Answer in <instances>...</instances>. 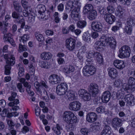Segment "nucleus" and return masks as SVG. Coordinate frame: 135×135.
Masks as SVG:
<instances>
[{
	"label": "nucleus",
	"instance_id": "1",
	"mask_svg": "<svg viewBox=\"0 0 135 135\" xmlns=\"http://www.w3.org/2000/svg\"><path fill=\"white\" fill-rule=\"evenodd\" d=\"M116 44L115 40L112 37H102L100 41H97L95 42L94 46L96 50L100 51L103 50V47L108 44H109L111 48L115 49Z\"/></svg>",
	"mask_w": 135,
	"mask_h": 135
},
{
	"label": "nucleus",
	"instance_id": "2",
	"mask_svg": "<svg viewBox=\"0 0 135 135\" xmlns=\"http://www.w3.org/2000/svg\"><path fill=\"white\" fill-rule=\"evenodd\" d=\"M63 119L67 123L66 127L67 130H73L74 126V124L78 122L77 118L71 111L65 112L63 114Z\"/></svg>",
	"mask_w": 135,
	"mask_h": 135
},
{
	"label": "nucleus",
	"instance_id": "3",
	"mask_svg": "<svg viewBox=\"0 0 135 135\" xmlns=\"http://www.w3.org/2000/svg\"><path fill=\"white\" fill-rule=\"evenodd\" d=\"M87 59L86 61L88 65L93 64V58L95 57L99 64H101L103 62V58L101 54L98 52H95L93 50L90 51L87 53L86 56Z\"/></svg>",
	"mask_w": 135,
	"mask_h": 135
},
{
	"label": "nucleus",
	"instance_id": "4",
	"mask_svg": "<svg viewBox=\"0 0 135 135\" xmlns=\"http://www.w3.org/2000/svg\"><path fill=\"white\" fill-rule=\"evenodd\" d=\"M34 86L37 92L41 95L44 96L48 95L47 92L43 88V87L46 89L48 88V86L44 81H42L40 83L36 81L34 83Z\"/></svg>",
	"mask_w": 135,
	"mask_h": 135
},
{
	"label": "nucleus",
	"instance_id": "5",
	"mask_svg": "<svg viewBox=\"0 0 135 135\" xmlns=\"http://www.w3.org/2000/svg\"><path fill=\"white\" fill-rule=\"evenodd\" d=\"M34 86L37 92L41 95L44 96L48 95L47 92L43 88V87L46 89L48 88V86L44 81H42L40 83L36 81L34 83Z\"/></svg>",
	"mask_w": 135,
	"mask_h": 135
},
{
	"label": "nucleus",
	"instance_id": "6",
	"mask_svg": "<svg viewBox=\"0 0 135 135\" xmlns=\"http://www.w3.org/2000/svg\"><path fill=\"white\" fill-rule=\"evenodd\" d=\"M34 86L37 92L41 95L44 96L48 95L47 92L43 88V87L46 89L48 88V86L44 81H42L40 83L36 81L34 83Z\"/></svg>",
	"mask_w": 135,
	"mask_h": 135
},
{
	"label": "nucleus",
	"instance_id": "7",
	"mask_svg": "<svg viewBox=\"0 0 135 135\" xmlns=\"http://www.w3.org/2000/svg\"><path fill=\"white\" fill-rule=\"evenodd\" d=\"M8 64L5 66V73L6 75H9L10 73L11 66L13 65L15 63V58L12 55H9V57L6 61Z\"/></svg>",
	"mask_w": 135,
	"mask_h": 135
},
{
	"label": "nucleus",
	"instance_id": "8",
	"mask_svg": "<svg viewBox=\"0 0 135 135\" xmlns=\"http://www.w3.org/2000/svg\"><path fill=\"white\" fill-rule=\"evenodd\" d=\"M119 56L120 58H127L129 57L131 52L129 47L127 45L122 46L119 50Z\"/></svg>",
	"mask_w": 135,
	"mask_h": 135
},
{
	"label": "nucleus",
	"instance_id": "9",
	"mask_svg": "<svg viewBox=\"0 0 135 135\" xmlns=\"http://www.w3.org/2000/svg\"><path fill=\"white\" fill-rule=\"evenodd\" d=\"M95 68L91 65L85 66L83 69V73L85 76H89L93 75L96 72Z\"/></svg>",
	"mask_w": 135,
	"mask_h": 135
},
{
	"label": "nucleus",
	"instance_id": "10",
	"mask_svg": "<svg viewBox=\"0 0 135 135\" xmlns=\"http://www.w3.org/2000/svg\"><path fill=\"white\" fill-rule=\"evenodd\" d=\"M68 89L67 84L65 83H61L60 85L57 86L56 88V93L57 94L59 95H64L67 91Z\"/></svg>",
	"mask_w": 135,
	"mask_h": 135
},
{
	"label": "nucleus",
	"instance_id": "11",
	"mask_svg": "<svg viewBox=\"0 0 135 135\" xmlns=\"http://www.w3.org/2000/svg\"><path fill=\"white\" fill-rule=\"evenodd\" d=\"M123 88L127 92H129L128 90H135V79L132 77H129L128 79V84L125 86H124Z\"/></svg>",
	"mask_w": 135,
	"mask_h": 135
},
{
	"label": "nucleus",
	"instance_id": "12",
	"mask_svg": "<svg viewBox=\"0 0 135 135\" xmlns=\"http://www.w3.org/2000/svg\"><path fill=\"white\" fill-rule=\"evenodd\" d=\"M88 90V91L91 93L93 97H95L99 92L98 85L94 83H91L89 86Z\"/></svg>",
	"mask_w": 135,
	"mask_h": 135
},
{
	"label": "nucleus",
	"instance_id": "13",
	"mask_svg": "<svg viewBox=\"0 0 135 135\" xmlns=\"http://www.w3.org/2000/svg\"><path fill=\"white\" fill-rule=\"evenodd\" d=\"M11 109H4L2 111L1 114L2 117H6L9 118L12 117L13 116L16 117L18 115V113H17L16 112H11Z\"/></svg>",
	"mask_w": 135,
	"mask_h": 135
},
{
	"label": "nucleus",
	"instance_id": "14",
	"mask_svg": "<svg viewBox=\"0 0 135 135\" xmlns=\"http://www.w3.org/2000/svg\"><path fill=\"white\" fill-rule=\"evenodd\" d=\"M80 7L77 6L75 8H74L70 15V19L75 21L78 20L80 17L79 15Z\"/></svg>",
	"mask_w": 135,
	"mask_h": 135
},
{
	"label": "nucleus",
	"instance_id": "15",
	"mask_svg": "<svg viewBox=\"0 0 135 135\" xmlns=\"http://www.w3.org/2000/svg\"><path fill=\"white\" fill-rule=\"evenodd\" d=\"M91 28L93 31L99 32L102 30L103 25L102 23L99 21H94L91 23Z\"/></svg>",
	"mask_w": 135,
	"mask_h": 135
},
{
	"label": "nucleus",
	"instance_id": "16",
	"mask_svg": "<svg viewBox=\"0 0 135 135\" xmlns=\"http://www.w3.org/2000/svg\"><path fill=\"white\" fill-rule=\"evenodd\" d=\"M75 40L72 38L67 39L66 41V48L70 51H73L75 48L76 45Z\"/></svg>",
	"mask_w": 135,
	"mask_h": 135
},
{
	"label": "nucleus",
	"instance_id": "17",
	"mask_svg": "<svg viewBox=\"0 0 135 135\" xmlns=\"http://www.w3.org/2000/svg\"><path fill=\"white\" fill-rule=\"evenodd\" d=\"M124 100L127 106H133L135 103V99L133 96L131 94L126 95L124 98Z\"/></svg>",
	"mask_w": 135,
	"mask_h": 135
},
{
	"label": "nucleus",
	"instance_id": "18",
	"mask_svg": "<svg viewBox=\"0 0 135 135\" xmlns=\"http://www.w3.org/2000/svg\"><path fill=\"white\" fill-rule=\"evenodd\" d=\"M8 100L10 101H13L9 103V106H12L13 104L17 105L19 103V100L18 99L17 93L15 92L12 93L11 96L8 98Z\"/></svg>",
	"mask_w": 135,
	"mask_h": 135
},
{
	"label": "nucleus",
	"instance_id": "19",
	"mask_svg": "<svg viewBox=\"0 0 135 135\" xmlns=\"http://www.w3.org/2000/svg\"><path fill=\"white\" fill-rule=\"evenodd\" d=\"M81 106V104L78 101L71 102L69 105V108L71 110L77 111L79 110Z\"/></svg>",
	"mask_w": 135,
	"mask_h": 135
},
{
	"label": "nucleus",
	"instance_id": "20",
	"mask_svg": "<svg viewBox=\"0 0 135 135\" xmlns=\"http://www.w3.org/2000/svg\"><path fill=\"white\" fill-rule=\"evenodd\" d=\"M104 18L106 22L109 24H112L116 20V17L113 15L109 13H106Z\"/></svg>",
	"mask_w": 135,
	"mask_h": 135
},
{
	"label": "nucleus",
	"instance_id": "21",
	"mask_svg": "<svg viewBox=\"0 0 135 135\" xmlns=\"http://www.w3.org/2000/svg\"><path fill=\"white\" fill-rule=\"evenodd\" d=\"M49 79L50 83L54 84L60 83L61 80L60 77L55 74H53L49 76Z\"/></svg>",
	"mask_w": 135,
	"mask_h": 135
},
{
	"label": "nucleus",
	"instance_id": "22",
	"mask_svg": "<svg viewBox=\"0 0 135 135\" xmlns=\"http://www.w3.org/2000/svg\"><path fill=\"white\" fill-rule=\"evenodd\" d=\"M122 120L118 118H113L112 121V127L115 129H117L118 127L122 125Z\"/></svg>",
	"mask_w": 135,
	"mask_h": 135
},
{
	"label": "nucleus",
	"instance_id": "23",
	"mask_svg": "<svg viewBox=\"0 0 135 135\" xmlns=\"http://www.w3.org/2000/svg\"><path fill=\"white\" fill-rule=\"evenodd\" d=\"M97 118V114L94 112H90L86 115V120L89 122H93L96 121Z\"/></svg>",
	"mask_w": 135,
	"mask_h": 135
},
{
	"label": "nucleus",
	"instance_id": "24",
	"mask_svg": "<svg viewBox=\"0 0 135 135\" xmlns=\"http://www.w3.org/2000/svg\"><path fill=\"white\" fill-rule=\"evenodd\" d=\"M66 98L70 100H74L76 99V95L75 93L72 90L67 91L64 96Z\"/></svg>",
	"mask_w": 135,
	"mask_h": 135
},
{
	"label": "nucleus",
	"instance_id": "25",
	"mask_svg": "<svg viewBox=\"0 0 135 135\" xmlns=\"http://www.w3.org/2000/svg\"><path fill=\"white\" fill-rule=\"evenodd\" d=\"M110 94L108 91H106L104 92L102 97V101L104 103H107L110 98Z\"/></svg>",
	"mask_w": 135,
	"mask_h": 135
},
{
	"label": "nucleus",
	"instance_id": "26",
	"mask_svg": "<svg viewBox=\"0 0 135 135\" xmlns=\"http://www.w3.org/2000/svg\"><path fill=\"white\" fill-rule=\"evenodd\" d=\"M113 65L116 68L118 69H122L125 67L124 62L119 60H116L113 62Z\"/></svg>",
	"mask_w": 135,
	"mask_h": 135
},
{
	"label": "nucleus",
	"instance_id": "27",
	"mask_svg": "<svg viewBox=\"0 0 135 135\" xmlns=\"http://www.w3.org/2000/svg\"><path fill=\"white\" fill-rule=\"evenodd\" d=\"M52 56V55L49 52H44L40 55L41 58L43 60H48L50 59Z\"/></svg>",
	"mask_w": 135,
	"mask_h": 135
},
{
	"label": "nucleus",
	"instance_id": "28",
	"mask_svg": "<svg viewBox=\"0 0 135 135\" xmlns=\"http://www.w3.org/2000/svg\"><path fill=\"white\" fill-rule=\"evenodd\" d=\"M111 128L108 125H105L101 132V135H110Z\"/></svg>",
	"mask_w": 135,
	"mask_h": 135
},
{
	"label": "nucleus",
	"instance_id": "29",
	"mask_svg": "<svg viewBox=\"0 0 135 135\" xmlns=\"http://www.w3.org/2000/svg\"><path fill=\"white\" fill-rule=\"evenodd\" d=\"M108 71L109 75L111 78L114 79L116 77L117 75V72L115 69L109 68L108 69Z\"/></svg>",
	"mask_w": 135,
	"mask_h": 135
},
{
	"label": "nucleus",
	"instance_id": "30",
	"mask_svg": "<svg viewBox=\"0 0 135 135\" xmlns=\"http://www.w3.org/2000/svg\"><path fill=\"white\" fill-rule=\"evenodd\" d=\"M93 10V7L92 5L90 4H88L84 6L83 12L84 14H86Z\"/></svg>",
	"mask_w": 135,
	"mask_h": 135
},
{
	"label": "nucleus",
	"instance_id": "31",
	"mask_svg": "<svg viewBox=\"0 0 135 135\" xmlns=\"http://www.w3.org/2000/svg\"><path fill=\"white\" fill-rule=\"evenodd\" d=\"M3 39L5 41H8L12 45L14 44V41L11 33H9L8 34H5L4 36Z\"/></svg>",
	"mask_w": 135,
	"mask_h": 135
},
{
	"label": "nucleus",
	"instance_id": "32",
	"mask_svg": "<svg viewBox=\"0 0 135 135\" xmlns=\"http://www.w3.org/2000/svg\"><path fill=\"white\" fill-rule=\"evenodd\" d=\"M74 67L71 66H65L63 69V71L66 74L70 73L74 71Z\"/></svg>",
	"mask_w": 135,
	"mask_h": 135
},
{
	"label": "nucleus",
	"instance_id": "33",
	"mask_svg": "<svg viewBox=\"0 0 135 135\" xmlns=\"http://www.w3.org/2000/svg\"><path fill=\"white\" fill-rule=\"evenodd\" d=\"M123 11L120 6H118L115 11V15L119 18H122L123 17Z\"/></svg>",
	"mask_w": 135,
	"mask_h": 135
},
{
	"label": "nucleus",
	"instance_id": "34",
	"mask_svg": "<svg viewBox=\"0 0 135 135\" xmlns=\"http://www.w3.org/2000/svg\"><path fill=\"white\" fill-rule=\"evenodd\" d=\"M91 37L90 35L88 32L84 33L82 36L83 40L88 43L91 42Z\"/></svg>",
	"mask_w": 135,
	"mask_h": 135
},
{
	"label": "nucleus",
	"instance_id": "35",
	"mask_svg": "<svg viewBox=\"0 0 135 135\" xmlns=\"http://www.w3.org/2000/svg\"><path fill=\"white\" fill-rule=\"evenodd\" d=\"M13 6L15 10L18 13H21L22 12L23 8L17 2H13Z\"/></svg>",
	"mask_w": 135,
	"mask_h": 135
},
{
	"label": "nucleus",
	"instance_id": "36",
	"mask_svg": "<svg viewBox=\"0 0 135 135\" xmlns=\"http://www.w3.org/2000/svg\"><path fill=\"white\" fill-rule=\"evenodd\" d=\"M97 16V12L95 10H93L89 12L88 17L90 20L95 19Z\"/></svg>",
	"mask_w": 135,
	"mask_h": 135
},
{
	"label": "nucleus",
	"instance_id": "37",
	"mask_svg": "<svg viewBox=\"0 0 135 135\" xmlns=\"http://www.w3.org/2000/svg\"><path fill=\"white\" fill-rule=\"evenodd\" d=\"M100 129V126L99 124L97 125L96 123L90 125V130L91 131L96 132L97 131H99Z\"/></svg>",
	"mask_w": 135,
	"mask_h": 135
},
{
	"label": "nucleus",
	"instance_id": "38",
	"mask_svg": "<svg viewBox=\"0 0 135 135\" xmlns=\"http://www.w3.org/2000/svg\"><path fill=\"white\" fill-rule=\"evenodd\" d=\"M52 129L55 133L57 135H59L61 134L60 131L62 130V129L60 125L57 124L56 127H53Z\"/></svg>",
	"mask_w": 135,
	"mask_h": 135
},
{
	"label": "nucleus",
	"instance_id": "39",
	"mask_svg": "<svg viewBox=\"0 0 135 135\" xmlns=\"http://www.w3.org/2000/svg\"><path fill=\"white\" fill-rule=\"evenodd\" d=\"M35 36L37 40L40 42L44 40V38L42 35L38 32H35Z\"/></svg>",
	"mask_w": 135,
	"mask_h": 135
},
{
	"label": "nucleus",
	"instance_id": "40",
	"mask_svg": "<svg viewBox=\"0 0 135 135\" xmlns=\"http://www.w3.org/2000/svg\"><path fill=\"white\" fill-rule=\"evenodd\" d=\"M77 25L78 28H82L86 26V22L84 21H80L78 22Z\"/></svg>",
	"mask_w": 135,
	"mask_h": 135
},
{
	"label": "nucleus",
	"instance_id": "41",
	"mask_svg": "<svg viewBox=\"0 0 135 135\" xmlns=\"http://www.w3.org/2000/svg\"><path fill=\"white\" fill-rule=\"evenodd\" d=\"M127 23L128 26L132 27L135 24L134 20L132 18H129L127 19Z\"/></svg>",
	"mask_w": 135,
	"mask_h": 135
},
{
	"label": "nucleus",
	"instance_id": "42",
	"mask_svg": "<svg viewBox=\"0 0 135 135\" xmlns=\"http://www.w3.org/2000/svg\"><path fill=\"white\" fill-rule=\"evenodd\" d=\"M107 10L108 13H109L111 14L114 13L115 11V9L114 7L110 5H108L107 6Z\"/></svg>",
	"mask_w": 135,
	"mask_h": 135
},
{
	"label": "nucleus",
	"instance_id": "43",
	"mask_svg": "<svg viewBox=\"0 0 135 135\" xmlns=\"http://www.w3.org/2000/svg\"><path fill=\"white\" fill-rule=\"evenodd\" d=\"M20 41L21 42H23V44H25L26 43V41L28 39V35L27 34H25L21 37H20Z\"/></svg>",
	"mask_w": 135,
	"mask_h": 135
},
{
	"label": "nucleus",
	"instance_id": "44",
	"mask_svg": "<svg viewBox=\"0 0 135 135\" xmlns=\"http://www.w3.org/2000/svg\"><path fill=\"white\" fill-rule=\"evenodd\" d=\"M37 8L39 9L38 12L40 14L44 13L46 10V8L45 6L42 4L38 5L37 6Z\"/></svg>",
	"mask_w": 135,
	"mask_h": 135
},
{
	"label": "nucleus",
	"instance_id": "45",
	"mask_svg": "<svg viewBox=\"0 0 135 135\" xmlns=\"http://www.w3.org/2000/svg\"><path fill=\"white\" fill-rule=\"evenodd\" d=\"M124 31L128 35H130L132 33V27L126 26L124 29Z\"/></svg>",
	"mask_w": 135,
	"mask_h": 135
},
{
	"label": "nucleus",
	"instance_id": "46",
	"mask_svg": "<svg viewBox=\"0 0 135 135\" xmlns=\"http://www.w3.org/2000/svg\"><path fill=\"white\" fill-rule=\"evenodd\" d=\"M81 98L85 101H89L91 99V96L90 94L87 92Z\"/></svg>",
	"mask_w": 135,
	"mask_h": 135
},
{
	"label": "nucleus",
	"instance_id": "47",
	"mask_svg": "<svg viewBox=\"0 0 135 135\" xmlns=\"http://www.w3.org/2000/svg\"><path fill=\"white\" fill-rule=\"evenodd\" d=\"M55 18L54 20L56 23H59L60 21V18L59 17V13L57 12H55L54 15Z\"/></svg>",
	"mask_w": 135,
	"mask_h": 135
},
{
	"label": "nucleus",
	"instance_id": "48",
	"mask_svg": "<svg viewBox=\"0 0 135 135\" xmlns=\"http://www.w3.org/2000/svg\"><path fill=\"white\" fill-rule=\"evenodd\" d=\"M96 110L98 113H104L105 112L104 107L103 106H100L96 109Z\"/></svg>",
	"mask_w": 135,
	"mask_h": 135
},
{
	"label": "nucleus",
	"instance_id": "49",
	"mask_svg": "<svg viewBox=\"0 0 135 135\" xmlns=\"http://www.w3.org/2000/svg\"><path fill=\"white\" fill-rule=\"evenodd\" d=\"M122 85L121 81L119 79H117L114 82V85L115 87L119 88Z\"/></svg>",
	"mask_w": 135,
	"mask_h": 135
},
{
	"label": "nucleus",
	"instance_id": "50",
	"mask_svg": "<svg viewBox=\"0 0 135 135\" xmlns=\"http://www.w3.org/2000/svg\"><path fill=\"white\" fill-rule=\"evenodd\" d=\"M7 124L10 129H13L15 125L14 122L11 120H7Z\"/></svg>",
	"mask_w": 135,
	"mask_h": 135
},
{
	"label": "nucleus",
	"instance_id": "51",
	"mask_svg": "<svg viewBox=\"0 0 135 135\" xmlns=\"http://www.w3.org/2000/svg\"><path fill=\"white\" fill-rule=\"evenodd\" d=\"M120 2L123 5H129L131 3V0H119Z\"/></svg>",
	"mask_w": 135,
	"mask_h": 135
},
{
	"label": "nucleus",
	"instance_id": "52",
	"mask_svg": "<svg viewBox=\"0 0 135 135\" xmlns=\"http://www.w3.org/2000/svg\"><path fill=\"white\" fill-rule=\"evenodd\" d=\"M87 92H88L85 89H80L79 90V96L82 98L85 94V93Z\"/></svg>",
	"mask_w": 135,
	"mask_h": 135
},
{
	"label": "nucleus",
	"instance_id": "53",
	"mask_svg": "<svg viewBox=\"0 0 135 135\" xmlns=\"http://www.w3.org/2000/svg\"><path fill=\"white\" fill-rule=\"evenodd\" d=\"M99 12L101 15H105L106 13L105 10L104 8L103 7H99L98 8Z\"/></svg>",
	"mask_w": 135,
	"mask_h": 135
},
{
	"label": "nucleus",
	"instance_id": "54",
	"mask_svg": "<svg viewBox=\"0 0 135 135\" xmlns=\"http://www.w3.org/2000/svg\"><path fill=\"white\" fill-rule=\"evenodd\" d=\"M12 16L13 18L17 19H19L20 14L16 11H14L12 13Z\"/></svg>",
	"mask_w": 135,
	"mask_h": 135
},
{
	"label": "nucleus",
	"instance_id": "55",
	"mask_svg": "<svg viewBox=\"0 0 135 135\" xmlns=\"http://www.w3.org/2000/svg\"><path fill=\"white\" fill-rule=\"evenodd\" d=\"M17 88H18L19 91L20 92H24V90L23 88L22 84L21 83H18L17 85Z\"/></svg>",
	"mask_w": 135,
	"mask_h": 135
},
{
	"label": "nucleus",
	"instance_id": "56",
	"mask_svg": "<svg viewBox=\"0 0 135 135\" xmlns=\"http://www.w3.org/2000/svg\"><path fill=\"white\" fill-rule=\"evenodd\" d=\"M19 50L21 51H26L27 50L26 46L25 45H22L21 44H19Z\"/></svg>",
	"mask_w": 135,
	"mask_h": 135
},
{
	"label": "nucleus",
	"instance_id": "57",
	"mask_svg": "<svg viewBox=\"0 0 135 135\" xmlns=\"http://www.w3.org/2000/svg\"><path fill=\"white\" fill-rule=\"evenodd\" d=\"M81 133L84 135H88L89 133L88 130L86 128H83L80 130Z\"/></svg>",
	"mask_w": 135,
	"mask_h": 135
},
{
	"label": "nucleus",
	"instance_id": "58",
	"mask_svg": "<svg viewBox=\"0 0 135 135\" xmlns=\"http://www.w3.org/2000/svg\"><path fill=\"white\" fill-rule=\"evenodd\" d=\"M28 88H27L26 91L28 93V94L30 96H33L34 93L33 91H32L31 90V86H28Z\"/></svg>",
	"mask_w": 135,
	"mask_h": 135
},
{
	"label": "nucleus",
	"instance_id": "59",
	"mask_svg": "<svg viewBox=\"0 0 135 135\" xmlns=\"http://www.w3.org/2000/svg\"><path fill=\"white\" fill-rule=\"evenodd\" d=\"M72 2H74V8H75L77 6L80 7V3L79 2L78 0H74L72 1Z\"/></svg>",
	"mask_w": 135,
	"mask_h": 135
},
{
	"label": "nucleus",
	"instance_id": "60",
	"mask_svg": "<svg viewBox=\"0 0 135 135\" xmlns=\"http://www.w3.org/2000/svg\"><path fill=\"white\" fill-rule=\"evenodd\" d=\"M35 114L37 116H39L40 114V108L37 106H36L35 109Z\"/></svg>",
	"mask_w": 135,
	"mask_h": 135
},
{
	"label": "nucleus",
	"instance_id": "61",
	"mask_svg": "<svg viewBox=\"0 0 135 135\" xmlns=\"http://www.w3.org/2000/svg\"><path fill=\"white\" fill-rule=\"evenodd\" d=\"M68 4L70 8L72 9L74 8V2H72V1H70L68 2L67 3Z\"/></svg>",
	"mask_w": 135,
	"mask_h": 135
},
{
	"label": "nucleus",
	"instance_id": "62",
	"mask_svg": "<svg viewBox=\"0 0 135 135\" xmlns=\"http://www.w3.org/2000/svg\"><path fill=\"white\" fill-rule=\"evenodd\" d=\"M21 4L23 8H26V7L28 6V3L26 0H22Z\"/></svg>",
	"mask_w": 135,
	"mask_h": 135
},
{
	"label": "nucleus",
	"instance_id": "63",
	"mask_svg": "<svg viewBox=\"0 0 135 135\" xmlns=\"http://www.w3.org/2000/svg\"><path fill=\"white\" fill-rule=\"evenodd\" d=\"M57 61L58 64L60 65L64 64L65 62L64 59L62 58H58Z\"/></svg>",
	"mask_w": 135,
	"mask_h": 135
},
{
	"label": "nucleus",
	"instance_id": "64",
	"mask_svg": "<svg viewBox=\"0 0 135 135\" xmlns=\"http://www.w3.org/2000/svg\"><path fill=\"white\" fill-rule=\"evenodd\" d=\"M64 4L62 3L59 4L57 6L58 9L60 11H62L64 9Z\"/></svg>",
	"mask_w": 135,
	"mask_h": 135
}]
</instances>
